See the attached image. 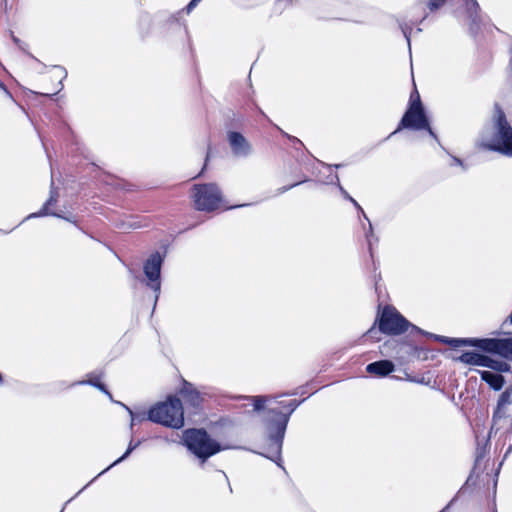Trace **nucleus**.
Wrapping results in <instances>:
<instances>
[{
	"mask_svg": "<svg viewBox=\"0 0 512 512\" xmlns=\"http://www.w3.org/2000/svg\"><path fill=\"white\" fill-rule=\"evenodd\" d=\"M479 146L512 157V127L498 104L494 106L491 125L483 131Z\"/></svg>",
	"mask_w": 512,
	"mask_h": 512,
	"instance_id": "1",
	"label": "nucleus"
},
{
	"mask_svg": "<svg viewBox=\"0 0 512 512\" xmlns=\"http://www.w3.org/2000/svg\"><path fill=\"white\" fill-rule=\"evenodd\" d=\"M148 419L169 428H182L184 413L181 401L176 397H169L166 401L157 403L149 410Z\"/></svg>",
	"mask_w": 512,
	"mask_h": 512,
	"instance_id": "2",
	"label": "nucleus"
},
{
	"mask_svg": "<svg viewBox=\"0 0 512 512\" xmlns=\"http://www.w3.org/2000/svg\"><path fill=\"white\" fill-rule=\"evenodd\" d=\"M184 441L190 451L205 460L221 450L204 430L191 429L184 432Z\"/></svg>",
	"mask_w": 512,
	"mask_h": 512,
	"instance_id": "3",
	"label": "nucleus"
},
{
	"mask_svg": "<svg viewBox=\"0 0 512 512\" xmlns=\"http://www.w3.org/2000/svg\"><path fill=\"white\" fill-rule=\"evenodd\" d=\"M401 128H409L413 130H427L428 133L434 139L437 140V136L430 127L428 118L424 112L419 95H417V100H414V95L410 96L409 108L405 112L401 120L400 126L391 135L397 133Z\"/></svg>",
	"mask_w": 512,
	"mask_h": 512,
	"instance_id": "4",
	"label": "nucleus"
},
{
	"mask_svg": "<svg viewBox=\"0 0 512 512\" xmlns=\"http://www.w3.org/2000/svg\"><path fill=\"white\" fill-rule=\"evenodd\" d=\"M193 199L195 207L201 211H213L218 209L222 203V195L215 184L195 185L193 188Z\"/></svg>",
	"mask_w": 512,
	"mask_h": 512,
	"instance_id": "5",
	"label": "nucleus"
},
{
	"mask_svg": "<svg viewBox=\"0 0 512 512\" xmlns=\"http://www.w3.org/2000/svg\"><path fill=\"white\" fill-rule=\"evenodd\" d=\"M409 322L393 307L383 309L379 318V329L389 335H398L407 330Z\"/></svg>",
	"mask_w": 512,
	"mask_h": 512,
	"instance_id": "6",
	"label": "nucleus"
},
{
	"mask_svg": "<svg viewBox=\"0 0 512 512\" xmlns=\"http://www.w3.org/2000/svg\"><path fill=\"white\" fill-rule=\"evenodd\" d=\"M455 360L467 365L488 367L500 372H506L509 370V365L506 362L493 360L492 358L477 352H465L455 358Z\"/></svg>",
	"mask_w": 512,
	"mask_h": 512,
	"instance_id": "7",
	"label": "nucleus"
},
{
	"mask_svg": "<svg viewBox=\"0 0 512 512\" xmlns=\"http://www.w3.org/2000/svg\"><path fill=\"white\" fill-rule=\"evenodd\" d=\"M162 258L159 253L152 254L144 264V273L148 279L147 285L156 293L155 301L160 293V270Z\"/></svg>",
	"mask_w": 512,
	"mask_h": 512,
	"instance_id": "8",
	"label": "nucleus"
},
{
	"mask_svg": "<svg viewBox=\"0 0 512 512\" xmlns=\"http://www.w3.org/2000/svg\"><path fill=\"white\" fill-rule=\"evenodd\" d=\"M228 142L232 149V152L236 156L245 157L251 153V145L246 138L238 133L231 131L228 133Z\"/></svg>",
	"mask_w": 512,
	"mask_h": 512,
	"instance_id": "9",
	"label": "nucleus"
},
{
	"mask_svg": "<svg viewBox=\"0 0 512 512\" xmlns=\"http://www.w3.org/2000/svg\"><path fill=\"white\" fill-rule=\"evenodd\" d=\"M476 347L487 352L499 354L508 357V338L507 339H476Z\"/></svg>",
	"mask_w": 512,
	"mask_h": 512,
	"instance_id": "10",
	"label": "nucleus"
},
{
	"mask_svg": "<svg viewBox=\"0 0 512 512\" xmlns=\"http://www.w3.org/2000/svg\"><path fill=\"white\" fill-rule=\"evenodd\" d=\"M271 412H273L277 415V420L275 423V434H271L270 438L277 445V448L280 449L281 444H282V439L284 437V433L286 430V426L288 423V415L283 414L282 412H279V411H274V410H272Z\"/></svg>",
	"mask_w": 512,
	"mask_h": 512,
	"instance_id": "11",
	"label": "nucleus"
},
{
	"mask_svg": "<svg viewBox=\"0 0 512 512\" xmlns=\"http://www.w3.org/2000/svg\"><path fill=\"white\" fill-rule=\"evenodd\" d=\"M180 394L187 403L194 407L199 406L202 401L201 393L188 382L183 383Z\"/></svg>",
	"mask_w": 512,
	"mask_h": 512,
	"instance_id": "12",
	"label": "nucleus"
},
{
	"mask_svg": "<svg viewBox=\"0 0 512 512\" xmlns=\"http://www.w3.org/2000/svg\"><path fill=\"white\" fill-rule=\"evenodd\" d=\"M366 370L370 374H375L377 376H386L394 370V365L391 361L381 360L377 362L370 363L367 365Z\"/></svg>",
	"mask_w": 512,
	"mask_h": 512,
	"instance_id": "13",
	"label": "nucleus"
},
{
	"mask_svg": "<svg viewBox=\"0 0 512 512\" xmlns=\"http://www.w3.org/2000/svg\"><path fill=\"white\" fill-rule=\"evenodd\" d=\"M481 375L482 380L487 382L494 390H500L504 384V378L500 374H496L490 371H478Z\"/></svg>",
	"mask_w": 512,
	"mask_h": 512,
	"instance_id": "14",
	"label": "nucleus"
},
{
	"mask_svg": "<svg viewBox=\"0 0 512 512\" xmlns=\"http://www.w3.org/2000/svg\"><path fill=\"white\" fill-rule=\"evenodd\" d=\"M437 340L442 343H446L452 347L460 346H476V339L470 338H448L445 336H435Z\"/></svg>",
	"mask_w": 512,
	"mask_h": 512,
	"instance_id": "15",
	"label": "nucleus"
},
{
	"mask_svg": "<svg viewBox=\"0 0 512 512\" xmlns=\"http://www.w3.org/2000/svg\"><path fill=\"white\" fill-rule=\"evenodd\" d=\"M246 399L253 403L255 411H260L261 409H263L264 404L268 401V397L265 396H253L247 397Z\"/></svg>",
	"mask_w": 512,
	"mask_h": 512,
	"instance_id": "16",
	"label": "nucleus"
},
{
	"mask_svg": "<svg viewBox=\"0 0 512 512\" xmlns=\"http://www.w3.org/2000/svg\"><path fill=\"white\" fill-rule=\"evenodd\" d=\"M55 202H56V199L51 195L49 200L44 205L42 211H40L39 213L30 214L27 218L38 217V216H43V215H50V214L55 215L54 213H50L48 211V206Z\"/></svg>",
	"mask_w": 512,
	"mask_h": 512,
	"instance_id": "17",
	"label": "nucleus"
},
{
	"mask_svg": "<svg viewBox=\"0 0 512 512\" xmlns=\"http://www.w3.org/2000/svg\"><path fill=\"white\" fill-rule=\"evenodd\" d=\"M138 446V443H135L133 444L132 442L129 443V446H128V449L126 450V452L124 453L123 456H121L119 459H117L115 462H113L108 468H106L105 470H103L99 475L103 474L104 472H106L110 467L120 463L121 461H123L125 458H127L129 456V454Z\"/></svg>",
	"mask_w": 512,
	"mask_h": 512,
	"instance_id": "18",
	"label": "nucleus"
},
{
	"mask_svg": "<svg viewBox=\"0 0 512 512\" xmlns=\"http://www.w3.org/2000/svg\"><path fill=\"white\" fill-rule=\"evenodd\" d=\"M511 392L509 390L504 391L498 400V404L500 407H507L511 403Z\"/></svg>",
	"mask_w": 512,
	"mask_h": 512,
	"instance_id": "19",
	"label": "nucleus"
},
{
	"mask_svg": "<svg viewBox=\"0 0 512 512\" xmlns=\"http://www.w3.org/2000/svg\"><path fill=\"white\" fill-rule=\"evenodd\" d=\"M466 9L472 17L478 13L479 4L476 0H466Z\"/></svg>",
	"mask_w": 512,
	"mask_h": 512,
	"instance_id": "20",
	"label": "nucleus"
},
{
	"mask_svg": "<svg viewBox=\"0 0 512 512\" xmlns=\"http://www.w3.org/2000/svg\"><path fill=\"white\" fill-rule=\"evenodd\" d=\"M506 417V407H500L497 405V408L493 414V422L497 423L498 420Z\"/></svg>",
	"mask_w": 512,
	"mask_h": 512,
	"instance_id": "21",
	"label": "nucleus"
},
{
	"mask_svg": "<svg viewBox=\"0 0 512 512\" xmlns=\"http://www.w3.org/2000/svg\"><path fill=\"white\" fill-rule=\"evenodd\" d=\"M445 2L446 0H430L427 6L431 12H434L440 9L445 4Z\"/></svg>",
	"mask_w": 512,
	"mask_h": 512,
	"instance_id": "22",
	"label": "nucleus"
},
{
	"mask_svg": "<svg viewBox=\"0 0 512 512\" xmlns=\"http://www.w3.org/2000/svg\"><path fill=\"white\" fill-rule=\"evenodd\" d=\"M87 383H89L90 385H93L95 387H97L98 389H100L101 391H103L104 393H106L110 398H111V394L105 389L104 385H102L99 381V378H91L87 381Z\"/></svg>",
	"mask_w": 512,
	"mask_h": 512,
	"instance_id": "23",
	"label": "nucleus"
},
{
	"mask_svg": "<svg viewBox=\"0 0 512 512\" xmlns=\"http://www.w3.org/2000/svg\"><path fill=\"white\" fill-rule=\"evenodd\" d=\"M123 406L127 409L129 414L131 415V426H133L136 421H142L144 419L143 415H135L130 408H128L125 405H123Z\"/></svg>",
	"mask_w": 512,
	"mask_h": 512,
	"instance_id": "24",
	"label": "nucleus"
},
{
	"mask_svg": "<svg viewBox=\"0 0 512 512\" xmlns=\"http://www.w3.org/2000/svg\"><path fill=\"white\" fill-rule=\"evenodd\" d=\"M297 405H298V403H296L295 400H292L287 405H285L284 407L288 409V412L290 414V413H292L296 409Z\"/></svg>",
	"mask_w": 512,
	"mask_h": 512,
	"instance_id": "25",
	"label": "nucleus"
},
{
	"mask_svg": "<svg viewBox=\"0 0 512 512\" xmlns=\"http://www.w3.org/2000/svg\"><path fill=\"white\" fill-rule=\"evenodd\" d=\"M341 190H342L343 194L345 195V197H346L347 199H349V200L354 204V206H355V207H357L358 209H360V210H361V207H360V205L357 203V201H356L355 199H353L351 196H349V195H348V193H347L346 191H344L342 188H341Z\"/></svg>",
	"mask_w": 512,
	"mask_h": 512,
	"instance_id": "26",
	"label": "nucleus"
},
{
	"mask_svg": "<svg viewBox=\"0 0 512 512\" xmlns=\"http://www.w3.org/2000/svg\"><path fill=\"white\" fill-rule=\"evenodd\" d=\"M200 0H191L190 3L187 6L188 12H190L199 2Z\"/></svg>",
	"mask_w": 512,
	"mask_h": 512,
	"instance_id": "27",
	"label": "nucleus"
},
{
	"mask_svg": "<svg viewBox=\"0 0 512 512\" xmlns=\"http://www.w3.org/2000/svg\"><path fill=\"white\" fill-rule=\"evenodd\" d=\"M512 356V338H508V357Z\"/></svg>",
	"mask_w": 512,
	"mask_h": 512,
	"instance_id": "28",
	"label": "nucleus"
},
{
	"mask_svg": "<svg viewBox=\"0 0 512 512\" xmlns=\"http://www.w3.org/2000/svg\"><path fill=\"white\" fill-rule=\"evenodd\" d=\"M453 162L457 165H462V161L459 158L454 157Z\"/></svg>",
	"mask_w": 512,
	"mask_h": 512,
	"instance_id": "29",
	"label": "nucleus"
},
{
	"mask_svg": "<svg viewBox=\"0 0 512 512\" xmlns=\"http://www.w3.org/2000/svg\"><path fill=\"white\" fill-rule=\"evenodd\" d=\"M403 33H404L405 38L407 39L408 45H410V38H409V35L407 34L406 30L403 29Z\"/></svg>",
	"mask_w": 512,
	"mask_h": 512,
	"instance_id": "30",
	"label": "nucleus"
},
{
	"mask_svg": "<svg viewBox=\"0 0 512 512\" xmlns=\"http://www.w3.org/2000/svg\"><path fill=\"white\" fill-rule=\"evenodd\" d=\"M411 95H414V100H417V95H419V93L417 91H414Z\"/></svg>",
	"mask_w": 512,
	"mask_h": 512,
	"instance_id": "31",
	"label": "nucleus"
},
{
	"mask_svg": "<svg viewBox=\"0 0 512 512\" xmlns=\"http://www.w3.org/2000/svg\"><path fill=\"white\" fill-rule=\"evenodd\" d=\"M0 87L5 90V87L3 84L0 83Z\"/></svg>",
	"mask_w": 512,
	"mask_h": 512,
	"instance_id": "32",
	"label": "nucleus"
},
{
	"mask_svg": "<svg viewBox=\"0 0 512 512\" xmlns=\"http://www.w3.org/2000/svg\"><path fill=\"white\" fill-rule=\"evenodd\" d=\"M510 321H511V323H512V314L510 315Z\"/></svg>",
	"mask_w": 512,
	"mask_h": 512,
	"instance_id": "33",
	"label": "nucleus"
}]
</instances>
